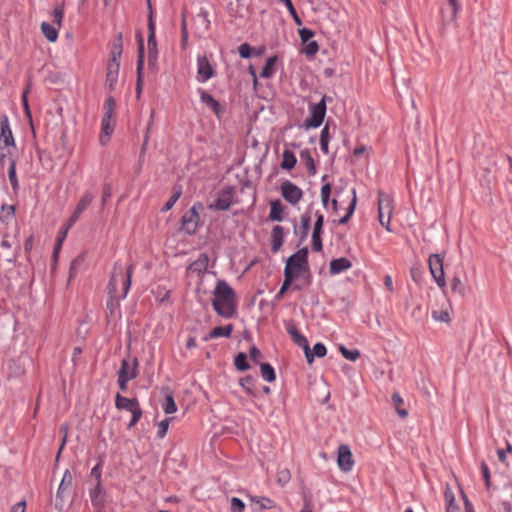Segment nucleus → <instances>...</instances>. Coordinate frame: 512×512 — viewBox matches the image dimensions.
Instances as JSON below:
<instances>
[{
  "mask_svg": "<svg viewBox=\"0 0 512 512\" xmlns=\"http://www.w3.org/2000/svg\"><path fill=\"white\" fill-rule=\"evenodd\" d=\"M133 274V265L124 266L121 262H116L108 283V300L106 307L110 314H114L119 308L120 301L125 299L131 287Z\"/></svg>",
  "mask_w": 512,
  "mask_h": 512,
  "instance_id": "1",
  "label": "nucleus"
},
{
  "mask_svg": "<svg viewBox=\"0 0 512 512\" xmlns=\"http://www.w3.org/2000/svg\"><path fill=\"white\" fill-rule=\"evenodd\" d=\"M213 295L212 306L215 312L225 319L232 318L237 309L236 295L233 288L226 281L219 280Z\"/></svg>",
  "mask_w": 512,
  "mask_h": 512,
  "instance_id": "2",
  "label": "nucleus"
},
{
  "mask_svg": "<svg viewBox=\"0 0 512 512\" xmlns=\"http://www.w3.org/2000/svg\"><path fill=\"white\" fill-rule=\"evenodd\" d=\"M307 273H309L308 249L302 248L287 259L284 276H289V278L294 280Z\"/></svg>",
  "mask_w": 512,
  "mask_h": 512,
  "instance_id": "3",
  "label": "nucleus"
},
{
  "mask_svg": "<svg viewBox=\"0 0 512 512\" xmlns=\"http://www.w3.org/2000/svg\"><path fill=\"white\" fill-rule=\"evenodd\" d=\"M149 15H148V64L151 67H155L157 64L158 48L156 41V26L153 20V11L150 0H147Z\"/></svg>",
  "mask_w": 512,
  "mask_h": 512,
  "instance_id": "4",
  "label": "nucleus"
},
{
  "mask_svg": "<svg viewBox=\"0 0 512 512\" xmlns=\"http://www.w3.org/2000/svg\"><path fill=\"white\" fill-rule=\"evenodd\" d=\"M393 212V199L383 192L378 193V217L381 226L391 231L390 220Z\"/></svg>",
  "mask_w": 512,
  "mask_h": 512,
  "instance_id": "5",
  "label": "nucleus"
},
{
  "mask_svg": "<svg viewBox=\"0 0 512 512\" xmlns=\"http://www.w3.org/2000/svg\"><path fill=\"white\" fill-rule=\"evenodd\" d=\"M121 56V46L117 52H112V58L108 62L107 73L105 86L109 91H113L116 87L119 75L120 61L119 58Z\"/></svg>",
  "mask_w": 512,
  "mask_h": 512,
  "instance_id": "6",
  "label": "nucleus"
},
{
  "mask_svg": "<svg viewBox=\"0 0 512 512\" xmlns=\"http://www.w3.org/2000/svg\"><path fill=\"white\" fill-rule=\"evenodd\" d=\"M309 110L310 117L305 120V126L307 128L319 127L322 124L326 114L325 97H323L320 102L310 105Z\"/></svg>",
  "mask_w": 512,
  "mask_h": 512,
  "instance_id": "7",
  "label": "nucleus"
},
{
  "mask_svg": "<svg viewBox=\"0 0 512 512\" xmlns=\"http://www.w3.org/2000/svg\"><path fill=\"white\" fill-rule=\"evenodd\" d=\"M430 273L440 288L446 286L445 274L443 269V258L439 254H432L428 259Z\"/></svg>",
  "mask_w": 512,
  "mask_h": 512,
  "instance_id": "8",
  "label": "nucleus"
},
{
  "mask_svg": "<svg viewBox=\"0 0 512 512\" xmlns=\"http://www.w3.org/2000/svg\"><path fill=\"white\" fill-rule=\"evenodd\" d=\"M106 496L102 483H96L94 487L89 488V498L96 512H103L105 509Z\"/></svg>",
  "mask_w": 512,
  "mask_h": 512,
  "instance_id": "9",
  "label": "nucleus"
},
{
  "mask_svg": "<svg viewBox=\"0 0 512 512\" xmlns=\"http://www.w3.org/2000/svg\"><path fill=\"white\" fill-rule=\"evenodd\" d=\"M95 198V194L92 191H85L79 199L77 206L68 219V228H71L79 219L80 215L87 209Z\"/></svg>",
  "mask_w": 512,
  "mask_h": 512,
  "instance_id": "10",
  "label": "nucleus"
},
{
  "mask_svg": "<svg viewBox=\"0 0 512 512\" xmlns=\"http://www.w3.org/2000/svg\"><path fill=\"white\" fill-rule=\"evenodd\" d=\"M0 146L6 148H15L16 146L9 118L6 114H2L0 117Z\"/></svg>",
  "mask_w": 512,
  "mask_h": 512,
  "instance_id": "11",
  "label": "nucleus"
},
{
  "mask_svg": "<svg viewBox=\"0 0 512 512\" xmlns=\"http://www.w3.org/2000/svg\"><path fill=\"white\" fill-rule=\"evenodd\" d=\"M281 194L283 198L292 205L297 204L303 197L302 190L290 181L282 183Z\"/></svg>",
  "mask_w": 512,
  "mask_h": 512,
  "instance_id": "12",
  "label": "nucleus"
},
{
  "mask_svg": "<svg viewBox=\"0 0 512 512\" xmlns=\"http://www.w3.org/2000/svg\"><path fill=\"white\" fill-rule=\"evenodd\" d=\"M337 464L340 470L349 472L354 465L353 455L348 445H340L337 453Z\"/></svg>",
  "mask_w": 512,
  "mask_h": 512,
  "instance_id": "13",
  "label": "nucleus"
},
{
  "mask_svg": "<svg viewBox=\"0 0 512 512\" xmlns=\"http://www.w3.org/2000/svg\"><path fill=\"white\" fill-rule=\"evenodd\" d=\"M138 361L136 358L123 359L121 367L118 371L119 378H127L128 381L133 380L138 375Z\"/></svg>",
  "mask_w": 512,
  "mask_h": 512,
  "instance_id": "14",
  "label": "nucleus"
},
{
  "mask_svg": "<svg viewBox=\"0 0 512 512\" xmlns=\"http://www.w3.org/2000/svg\"><path fill=\"white\" fill-rule=\"evenodd\" d=\"M285 328H286L287 333L290 335L293 342L297 346H299L303 350H308L309 343H308L307 338L298 331L296 325L292 321H287L285 323Z\"/></svg>",
  "mask_w": 512,
  "mask_h": 512,
  "instance_id": "15",
  "label": "nucleus"
},
{
  "mask_svg": "<svg viewBox=\"0 0 512 512\" xmlns=\"http://www.w3.org/2000/svg\"><path fill=\"white\" fill-rule=\"evenodd\" d=\"M232 203V189L227 188L222 190L214 202L210 205L211 208H215L217 210H227L230 208Z\"/></svg>",
  "mask_w": 512,
  "mask_h": 512,
  "instance_id": "16",
  "label": "nucleus"
},
{
  "mask_svg": "<svg viewBox=\"0 0 512 512\" xmlns=\"http://www.w3.org/2000/svg\"><path fill=\"white\" fill-rule=\"evenodd\" d=\"M72 481H73L72 474L70 473L69 470H65V472L63 473L61 482L59 484L57 493H56V504H55L56 508H60V509L62 508L63 493L71 486Z\"/></svg>",
  "mask_w": 512,
  "mask_h": 512,
  "instance_id": "17",
  "label": "nucleus"
},
{
  "mask_svg": "<svg viewBox=\"0 0 512 512\" xmlns=\"http://www.w3.org/2000/svg\"><path fill=\"white\" fill-rule=\"evenodd\" d=\"M200 98L201 102L211 111H213L218 118H220L224 114V107L212 95H210L206 91H201Z\"/></svg>",
  "mask_w": 512,
  "mask_h": 512,
  "instance_id": "18",
  "label": "nucleus"
},
{
  "mask_svg": "<svg viewBox=\"0 0 512 512\" xmlns=\"http://www.w3.org/2000/svg\"><path fill=\"white\" fill-rule=\"evenodd\" d=\"M136 39L138 42V60H137V92L140 93L141 90V73L144 66V43L143 36L140 32L136 33Z\"/></svg>",
  "mask_w": 512,
  "mask_h": 512,
  "instance_id": "19",
  "label": "nucleus"
},
{
  "mask_svg": "<svg viewBox=\"0 0 512 512\" xmlns=\"http://www.w3.org/2000/svg\"><path fill=\"white\" fill-rule=\"evenodd\" d=\"M449 9L448 8H442L441 9V15L442 20L445 23H450L456 20L457 15L460 11V3L458 0H447Z\"/></svg>",
  "mask_w": 512,
  "mask_h": 512,
  "instance_id": "20",
  "label": "nucleus"
},
{
  "mask_svg": "<svg viewBox=\"0 0 512 512\" xmlns=\"http://www.w3.org/2000/svg\"><path fill=\"white\" fill-rule=\"evenodd\" d=\"M199 215L196 212L195 206H193L185 215L182 217V226L189 233H193L198 225Z\"/></svg>",
  "mask_w": 512,
  "mask_h": 512,
  "instance_id": "21",
  "label": "nucleus"
},
{
  "mask_svg": "<svg viewBox=\"0 0 512 512\" xmlns=\"http://www.w3.org/2000/svg\"><path fill=\"white\" fill-rule=\"evenodd\" d=\"M115 407L118 410H126L131 413L140 406L136 398H126L120 393H117L115 396Z\"/></svg>",
  "mask_w": 512,
  "mask_h": 512,
  "instance_id": "22",
  "label": "nucleus"
},
{
  "mask_svg": "<svg viewBox=\"0 0 512 512\" xmlns=\"http://www.w3.org/2000/svg\"><path fill=\"white\" fill-rule=\"evenodd\" d=\"M197 66V73L199 76V80L201 82H206L212 77L213 70L208 59L205 56L198 57Z\"/></svg>",
  "mask_w": 512,
  "mask_h": 512,
  "instance_id": "23",
  "label": "nucleus"
},
{
  "mask_svg": "<svg viewBox=\"0 0 512 512\" xmlns=\"http://www.w3.org/2000/svg\"><path fill=\"white\" fill-rule=\"evenodd\" d=\"M112 117L108 115H103L101 120V134L99 141L102 145H105L113 133V125L111 124Z\"/></svg>",
  "mask_w": 512,
  "mask_h": 512,
  "instance_id": "24",
  "label": "nucleus"
},
{
  "mask_svg": "<svg viewBox=\"0 0 512 512\" xmlns=\"http://www.w3.org/2000/svg\"><path fill=\"white\" fill-rule=\"evenodd\" d=\"M351 266H352V263L350 260H348L345 257H341V258L333 259L330 262L329 269H330V273L332 275H335V274H340V273L348 270L349 268H351Z\"/></svg>",
  "mask_w": 512,
  "mask_h": 512,
  "instance_id": "25",
  "label": "nucleus"
},
{
  "mask_svg": "<svg viewBox=\"0 0 512 512\" xmlns=\"http://www.w3.org/2000/svg\"><path fill=\"white\" fill-rule=\"evenodd\" d=\"M232 331H233V325L232 324H227L226 326L224 327H215L214 329H212L210 331L209 334H207L205 337H204V341H209L210 339H213V338H220V337H226V338H229L232 334Z\"/></svg>",
  "mask_w": 512,
  "mask_h": 512,
  "instance_id": "26",
  "label": "nucleus"
},
{
  "mask_svg": "<svg viewBox=\"0 0 512 512\" xmlns=\"http://www.w3.org/2000/svg\"><path fill=\"white\" fill-rule=\"evenodd\" d=\"M304 353L307 362L312 363L315 357H324L327 353V349L324 344L316 343L313 347V350H310V347L308 346V350H304Z\"/></svg>",
  "mask_w": 512,
  "mask_h": 512,
  "instance_id": "27",
  "label": "nucleus"
},
{
  "mask_svg": "<svg viewBox=\"0 0 512 512\" xmlns=\"http://www.w3.org/2000/svg\"><path fill=\"white\" fill-rule=\"evenodd\" d=\"M451 291L461 297H464L469 291V286L465 284L459 276H453L450 280Z\"/></svg>",
  "mask_w": 512,
  "mask_h": 512,
  "instance_id": "28",
  "label": "nucleus"
},
{
  "mask_svg": "<svg viewBox=\"0 0 512 512\" xmlns=\"http://www.w3.org/2000/svg\"><path fill=\"white\" fill-rule=\"evenodd\" d=\"M8 178L12 187V190L17 193L20 189L19 181L16 174V160L14 158L9 159L8 167Z\"/></svg>",
  "mask_w": 512,
  "mask_h": 512,
  "instance_id": "29",
  "label": "nucleus"
},
{
  "mask_svg": "<svg viewBox=\"0 0 512 512\" xmlns=\"http://www.w3.org/2000/svg\"><path fill=\"white\" fill-rule=\"evenodd\" d=\"M283 228L281 226H275L271 232V245L272 250L277 252L283 243Z\"/></svg>",
  "mask_w": 512,
  "mask_h": 512,
  "instance_id": "30",
  "label": "nucleus"
},
{
  "mask_svg": "<svg viewBox=\"0 0 512 512\" xmlns=\"http://www.w3.org/2000/svg\"><path fill=\"white\" fill-rule=\"evenodd\" d=\"M269 218L273 221L283 220V206L280 200H274L270 203Z\"/></svg>",
  "mask_w": 512,
  "mask_h": 512,
  "instance_id": "31",
  "label": "nucleus"
},
{
  "mask_svg": "<svg viewBox=\"0 0 512 512\" xmlns=\"http://www.w3.org/2000/svg\"><path fill=\"white\" fill-rule=\"evenodd\" d=\"M58 27L51 25L50 23L43 22L41 24V31L45 38L50 42H55L58 38Z\"/></svg>",
  "mask_w": 512,
  "mask_h": 512,
  "instance_id": "32",
  "label": "nucleus"
},
{
  "mask_svg": "<svg viewBox=\"0 0 512 512\" xmlns=\"http://www.w3.org/2000/svg\"><path fill=\"white\" fill-rule=\"evenodd\" d=\"M165 401L162 404V409L165 414H174L177 411V405L174 401L173 395L169 391H165L164 393Z\"/></svg>",
  "mask_w": 512,
  "mask_h": 512,
  "instance_id": "33",
  "label": "nucleus"
},
{
  "mask_svg": "<svg viewBox=\"0 0 512 512\" xmlns=\"http://www.w3.org/2000/svg\"><path fill=\"white\" fill-rule=\"evenodd\" d=\"M283 159L281 162V168L285 170H291L296 165L297 159L295 154L290 150H284Z\"/></svg>",
  "mask_w": 512,
  "mask_h": 512,
  "instance_id": "34",
  "label": "nucleus"
},
{
  "mask_svg": "<svg viewBox=\"0 0 512 512\" xmlns=\"http://www.w3.org/2000/svg\"><path fill=\"white\" fill-rule=\"evenodd\" d=\"M249 499L252 503L259 505L260 509H273L276 507V504L273 500L268 497H259V496H249Z\"/></svg>",
  "mask_w": 512,
  "mask_h": 512,
  "instance_id": "35",
  "label": "nucleus"
},
{
  "mask_svg": "<svg viewBox=\"0 0 512 512\" xmlns=\"http://www.w3.org/2000/svg\"><path fill=\"white\" fill-rule=\"evenodd\" d=\"M15 215V206L14 205H8V204H2L1 206V214H0V220L5 223H9Z\"/></svg>",
  "mask_w": 512,
  "mask_h": 512,
  "instance_id": "36",
  "label": "nucleus"
},
{
  "mask_svg": "<svg viewBox=\"0 0 512 512\" xmlns=\"http://www.w3.org/2000/svg\"><path fill=\"white\" fill-rule=\"evenodd\" d=\"M261 376L268 382H273L276 379L274 368L269 363H262L260 365Z\"/></svg>",
  "mask_w": 512,
  "mask_h": 512,
  "instance_id": "37",
  "label": "nucleus"
},
{
  "mask_svg": "<svg viewBox=\"0 0 512 512\" xmlns=\"http://www.w3.org/2000/svg\"><path fill=\"white\" fill-rule=\"evenodd\" d=\"M300 157L305 162V165L309 170V174L315 175L316 174V166H315L313 158L310 155V152L308 150H303L300 153Z\"/></svg>",
  "mask_w": 512,
  "mask_h": 512,
  "instance_id": "38",
  "label": "nucleus"
},
{
  "mask_svg": "<svg viewBox=\"0 0 512 512\" xmlns=\"http://www.w3.org/2000/svg\"><path fill=\"white\" fill-rule=\"evenodd\" d=\"M69 229L70 228H68V222H67L65 227L59 232V234L57 236L56 243H55V246H54V251H53V257L55 259L57 258L58 253L61 250L62 243L65 240L67 232H68Z\"/></svg>",
  "mask_w": 512,
  "mask_h": 512,
  "instance_id": "39",
  "label": "nucleus"
},
{
  "mask_svg": "<svg viewBox=\"0 0 512 512\" xmlns=\"http://www.w3.org/2000/svg\"><path fill=\"white\" fill-rule=\"evenodd\" d=\"M181 194H182L181 187H174L170 198L165 203V205L162 208V210H166V211L170 210L174 206V204L178 201V199L180 198Z\"/></svg>",
  "mask_w": 512,
  "mask_h": 512,
  "instance_id": "40",
  "label": "nucleus"
},
{
  "mask_svg": "<svg viewBox=\"0 0 512 512\" xmlns=\"http://www.w3.org/2000/svg\"><path fill=\"white\" fill-rule=\"evenodd\" d=\"M234 365L239 371H246L249 369V364L247 362V356L245 353H238L234 359Z\"/></svg>",
  "mask_w": 512,
  "mask_h": 512,
  "instance_id": "41",
  "label": "nucleus"
},
{
  "mask_svg": "<svg viewBox=\"0 0 512 512\" xmlns=\"http://www.w3.org/2000/svg\"><path fill=\"white\" fill-rule=\"evenodd\" d=\"M275 61H276L275 57H270L267 59L266 64L260 73L262 78H269L274 74Z\"/></svg>",
  "mask_w": 512,
  "mask_h": 512,
  "instance_id": "42",
  "label": "nucleus"
},
{
  "mask_svg": "<svg viewBox=\"0 0 512 512\" xmlns=\"http://www.w3.org/2000/svg\"><path fill=\"white\" fill-rule=\"evenodd\" d=\"M339 351L342 356L350 361H356L360 357V351L357 349L349 350L345 346L341 345Z\"/></svg>",
  "mask_w": 512,
  "mask_h": 512,
  "instance_id": "43",
  "label": "nucleus"
},
{
  "mask_svg": "<svg viewBox=\"0 0 512 512\" xmlns=\"http://www.w3.org/2000/svg\"><path fill=\"white\" fill-rule=\"evenodd\" d=\"M239 384L249 395H254V392H253L254 379L251 376H246L244 378H241L239 380Z\"/></svg>",
  "mask_w": 512,
  "mask_h": 512,
  "instance_id": "44",
  "label": "nucleus"
},
{
  "mask_svg": "<svg viewBox=\"0 0 512 512\" xmlns=\"http://www.w3.org/2000/svg\"><path fill=\"white\" fill-rule=\"evenodd\" d=\"M432 318L437 322L448 323L450 322V315L447 310H434L432 311Z\"/></svg>",
  "mask_w": 512,
  "mask_h": 512,
  "instance_id": "45",
  "label": "nucleus"
},
{
  "mask_svg": "<svg viewBox=\"0 0 512 512\" xmlns=\"http://www.w3.org/2000/svg\"><path fill=\"white\" fill-rule=\"evenodd\" d=\"M291 479L290 471L286 468L280 469L277 473V482L278 484L284 486L286 485Z\"/></svg>",
  "mask_w": 512,
  "mask_h": 512,
  "instance_id": "46",
  "label": "nucleus"
},
{
  "mask_svg": "<svg viewBox=\"0 0 512 512\" xmlns=\"http://www.w3.org/2000/svg\"><path fill=\"white\" fill-rule=\"evenodd\" d=\"M332 186L330 183H326L321 188V201L325 208H327L329 197L331 193Z\"/></svg>",
  "mask_w": 512,
  "mask_h": 512,
  "instance_id": "47",
  "label": "nucleus"
},
{
  "mask_svg": "<svg viewBox=\"0 0 512 512\" xmlns=\"http://www.w3.org/2000/svg\"><path fill=\"white\" fill-rule=\"evenodd\" d=\"M83 260H84V258L82 255H79L74 260H72V262L70 264V269H69V281H71V279L74 277V275L76 274V271L78 269V266L81 265Z\"/></svg>",
  "mask_w": 512,
  "mask_h": 512,
  "instance_id": "48",
  "label": "nucleus"
},
{
  "mask_svg": "<svg viewBox=\"0 0 512 512\" xmlns=\"http://www.w3.org/2000/svg\"><path fill=\"white\" fill-rule=\"evenodd\" d=\"M29 89H30L29 86H27L26 89L22 93L21 99H22V104H23V108H24L25 114L29 118V120L31 121L32 120V115H31V111H30V108H29V104H28Z\"/></svg>",
  "mask_w": 512,
  "mask_h": 512,
  "instance_id": "49",
  "label": "nucleus"
},
{
  "mask_svg": "<svg viewBox=\"0 0 512 512\" xmlns=\"http://www.w3.org/2000/svg\"><path fill=\"white\" fill-rule=\"evenodd\" d=\"M281 2L284 3V5L286 6V8L288 9L289 13L291 14V16L293 17L294 21L298 24V25H301V19L299 18L294 6H293V3L291 0H280Z\"/></svg>",
  "mask_w": 512,
  "mask_h": 512,
  "instance_id": "50",
  "label": "nucleus"
},
{
  "mask_svg": "<svg viewBox=\"0 0 512 512\" xmlns=\"http://www.w3.org/2000/svg\"><path fill=\"white\" fill-rule=\"evenodd\" d=\"M315 216H316V221L314 223V228H313L312 233L321 234L322 228H323V223H324V216L320 212H316Z\"/></svg>",
  "mask_w": 512,
  "mask_h": 512,
  "instance_id": "51",
  "label": "nucleus"
},
{
  "mask_svg": "<svg viewBox=\"0 0 512 512\" xmlns=\"http://www.w3.org/2000/svg\"><path fill=\"white\" fill-rule=\"evenodd\" d=\"M293 280L289 276H284L283 284L276 295V299H281L284 293L291 287Z\"/></svg>",
  "mask_w": 512,
  "mask_h": 512,
  "instance_id": "52",
  "label": "nucleus"
},
{
  "mask_svg": "<svg viewBox=\"0 0 512 512\" xmlns=\"http://www.w3.org/2000/svg\"><path fill=\"white\" fill-rule=\"evenodd\" d=\"M115 100L113 97H108L106 100H105V104H104V115H108L110 117L113 116V112H114V107H115Z\"/></svg>",
  "mask_w": 512,
  "mask_h": 512,
  "instance_id": "53",
  "label": "nucleus"
},
{
  "mask_svg": "<svg viewBox=\"0 0 512 512\" xmlns=\"http://www.w3.org/2000/svg\"><path fill=\"white\" fill-rule=\"evenodd\" d=\"M245 508V504L244 502L237 498V497H233L231 499V511L232 512H242Z\"/></svg>",
  "mask_w": 512,
  "mask_h": 512,
  "instance_id": "54",
  "label": "nucleus"
},
{
  "mask_svg": "<svg viewBox=\"0 0 512 512\" xmlns=\"http://www.w3.org/2000/svg\"><path fill=\"white\" fill-rule=\"evenodd\" d=\"M310 222H311V217L309 214L305 213L303 215H301V225H302V229H303V237H306L307 234H308V231H309V228H310Z\"/></svg>",
  "mask_w": 512,
  "mask_h": 512,
  "instance_id": "55",
  "label": "nucleus"
},
{
  "mask_svg": "<svg viewBox=\"0 0 512 512\" xmlns=\"http://www.w3.org/2000/svg\"><path fill=\"white\" fill-rule=\"evenodd\" d=\"M63 16H64V10L61 7H56L52 11L53 22L58 25V28L61 26V21L63 19Z\"/></svg>",
  "mask_w": 512,
  "mask_h": 512,
  "instance_id": "56",
  "label": "nucleus"
},
{
  "mask_svg": "<svg viewBox=\"0 0 512 512\" xmlns=\"http://www.w3.org/2000/svg\"><path fill=\"white\" fill-rule=\"evenodd\" d=\"M91 477L95 478L96 483H102L101 477H102V464L99 462L97 463L92 469L90 473Z\"/></svg>",
  "mask_w": 512,
  "mask_h": 512,
  "instance_id": "57",
  "label": "nucleus"
},
{
  "mask_svg": "<svg viewBox=\"0 0 512 512\" xmlns=\"http://www.w3.org/2000/svg\"><path fill=\"white\" fill-rule=\"evenodd\" d=\"M322 248L321 234L312 233V249L316 252H320L322 251Z\"/></svg>",
  "mask_w": 512,
  "mask_h": 512,
  "instance_id": "58",
  "label": "nucleus"
},
{
  "mask_svg": "<svg viewBox=\"0 0 512 512\" xmlns=\"http://www.w3.org/2000/svg\"><path fill=\"white\" fill-rule=\"evenodd\" d=\"M238 52L242 58H249L251 56V47L248 43H243L238 47Z\"/></svg>",
  "mask_w": 512,
  "mask_h": 512,
  "instance_id": "59",
  "label": "nucleus"
},
{
  "mask_svg": "<svg viewBox=\"0 0 512 512\" xmlns=\"http://www.w3.org/2000/svg\"><path fill=\"white\" fill-rule=\"evenodd\" d=\"M299 36L302 42L305 43L308 42L314 36V33L312 30L308 28H302L299 30Z\"/></svg>",
  "mask_w": 512,
  "mask_h": 512,
  "instance_id": "60",
  "label": "nucleus"
},
{
  "mask_svg": "<svg viewBox=\"0 0 512 512\" xmlns=\"http://www.w3.org/2000/svg\"><path fill=\"white\" fill-rule=\"evenodd\" d=\"M318 51V44L316 41H311L309 42L306 47H305V54L308 55V56H312L314 54H316Z\"/></svg>",
  "mask_w": 512,
  "mask_h": 512,
  "instance_id": "61",
  "label": "nucleus"
},
{
  "mask_svg": "<svg viewBox=\"0 0 512 512\" xmlns=\"http://www.w3.org/2000/svg\"><path fill=\"white\" fill-rule=\"evenodd\" d=\"M131 414H132V418L128 424V427H130V428L133 427L141 418V416H142L141 408L138 407L137 409L133 410L131 412Z\"/></svg>",
  "mask_w": 512,
  "mask_h": 512,
  "instance_id": "62",
  "label": "nucleus"
},
{
  "mask_svg": "<svg viewBox=\"0 0 512 512\" xmlns=\"http://www.w3.org/2000/svg\"><path fill=\"white\" fill-rule=\"evenodd\" d=\"M249 356L253 362L258 363V361L261 357V352L257 347L252 346L249 350Z\"/></svg>",
  "mask_w": 512,
  "mask_h": 512,
  "instance_id": "63",
  "label": "nucleus"
},
{
  "mask_svg": "<svg viewBox=\"0 0 512 512\" xmlns=\"http://www.w3.org/2000/svg\"><path fill=\"white\" fill-rule=\"evenodd\" d=\"M10 512H26V501L21 500V501L15 503L11 507Z\"/></svg>",
  "mask_w": 512,
  "mask_h": 512,
  "instance_id": "64",
  "label": "nucleus"
}]
</instances>
